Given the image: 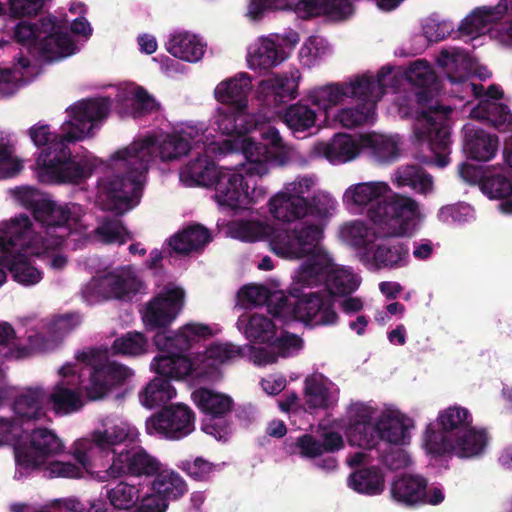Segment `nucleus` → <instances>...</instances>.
I'll return each instance as SVG.
<instances>
[{
    "mask_svg": "<svg viewBox=\"0 0 512 512\" xmlns=\"http://www.w3.org/2000/svg\"><path fill=\"white\" fill-rule=\"evenodd\" d=\"M361 138L346 134H335L330 141L320 142L315 146V151L325 157L332 164H341L355 159L361 149Z\"/></svg>",
    "mask_w": 512,
    "mask_h": 512,
    "instance_id": "nucleus-27",
    "label": "nucleus"
},
{
    "mask_svg": "<svg viewBox=\"0 0 512 512\" xmlns=\"http://www.w3.org/2000/svg\"><path fill=\"white\" fill-rule=\"evenodd\" d=\"M286 58L285 52L279 48L271 37H263L248 53V64L251 69L268 71Z\"/></svg>",
    "mask_w": 512,
    "mask_h": 512,
    "instance_id": "nucleus-39",
    "label": "nucleus"
},
{
    "mask_svg": "<svg viewBox=\"0 0 512 512\" xmlns=\"http://www.w3.org/2000/svg\"><path fill=\"white\" fill-rule=\"evenodd\" d=\"M68 20L66 19V24ZM69 31L72 35L81 37L83 40H75L66 31V58L78 53L83 46V43L87 41L93 33V28L85 15L77 16L70 24Z\"/></svg>",
    "mask_w": 512,
    "mask_h": 512,
    "instance_id": "nucleus-58",
    "label": "nucleus"
},
{
    "mask_svg": "<svg viewBox=\"0 0 512 512\" xmlns=\"http://www.w3.org/2000/svg\"><path fill=\"white\" fill-rule=\"evenodd\" d=\"M167 51L176 58L187 62H197L204 55V44L196 35L180 32L171 36L166 43Z\"/></svg>",
    "mask_w": 512,
    "mask_h": 512,
    "instance_id": "nucleus-45",
    "label": "nucleus"
},
{
    "mask_svg": "<svg viewBox=\"0 0 512 512\" xmlns=\"http://www.w3.org/2000/svg\"><path fill=\"white\" fill-rule=\"evenodd\" d=\"M99 240L104 244L117 243L122 245L132 240L133 235L118 218H104L95 230Z\"/></svg>",
    "mask_w": 512,
    "mask_h": 512,
    "instance_id": "nucleus-54",
    "label": "nucleus"
},
{
    "mask_svg": "<svg viewBox=\"0 0 512 512\" xmlns=\"http://www.w3.org/2000/svg\"><path fill=\"white\" fill-rule=\"evenodd\" d=\"M112 451V463L101 475L98 473V481L123 476L150 479L162 469L163 463L140 445H126L119 451Z\"/></svg>",
    "mask_w": 512,
    "mask_h": 512,
    "instance_id": "nucleus-10",
    "label": "nucleus"
},
{
    "mask_svg": "<svg viewBox=\"0 0 512 512\" xmlns=\"http://www.w3.org/2000/svg\"><path fill=\"white\" fill-rule=\"evenodd\" d=\"M24 167L16 154V139L10 134L0 135V179L17 175Z\"/></svg>",
    "mask_w": 512,
    "mask_h": 512,
    "instance_id": "nucleus-50",
    "label": "nucleus"
},
{
    "mask_svg": "<svg viewBox=\"0 0 512 512\" xmlns=\"http://www.w3.org/2000/svg\"><path fill=\"white\" fill-rule=\"evenodd\" d=\"M295 10L305 19L325 15L344 20L353 13V6L348 0H299Z\"/></svg>",
    "mask_w": 512,
    "mask_h": 512,
    "instance_id": "nucleus-31",
    "label": "nucleus"
},
{
    "mask_svg": "<svg viewBox=\"0 0 512 512\" xmlns=\"http://www.w3.org/2000/svg\"><path fill=\"white\" fill-rule=\"evenodd\" d=\"M92 449L93 442L89 439H81L75 443L71 454L73 461L66 460V478L80 479L89 476L98 480V473L101 475L102 472H97L95 475L92 471L90 457Z\"/></svg>",
    "mask_w": 512,
    "mask_h": 512,
    "instance_id": "nucleus-44",
    "label": "nucleus"
},
{
    "mask_svg": "<svg viewBox=\"0 0 512 512\" xmlns=\"http://www.w3.org/2000/svg\"><path fill=\"white\" fill-rule=\"evenodd\" d=\"M252 89L248 73H239L235 77L223 80L215 90V99L228 107L247 108L248 94Z\"/></svg>",
    "mask_w": 512,
    "mask_h": 512,
    "instance_id": "nucleus-29",
    "label": "nucleus"
},
{
    "mask_svg": "<svg viewBox=\"0 0 512 512\" xmlns=\"http://www.w3.org/2000/svg\"><path fill=\"white\" fill-rule=\"evenodd\" d=\"M245 334L254 342L269 343L275 336V324L264 315L253 314L248 320Z\"/></svg>",
    "mask_w": 512,
    "mask_h": 512,
    "instance_id": "nucleus-59",
    "label": "nucleus"
},
{
    "mask_svg": "<svg viewBox=\"0 0 512 512\" xmlns=\"http://www.w3.org/2000/svg\"><path fill=\"white\" fill-rule=\"evenodd\" d=\"M130 437V428L126 423L115 424L107 427L104 431L92 433L93 448L96 446L101 450H107L112 446L125 442Z\"/></svg>",
    "mask_w": 512,
    "mask_h": 512,
    "instance_id": "nucleus-57",
    "label": "nucleus"
},
{
    "mask_svg": "<svg viewBox=\"0 0 512 512\" xmlns=\"http://www.w3.org/2000/svg\"><path fill=\"white\" fill-rule=\"evenodd\" d=\"M12 195L16 201L27 208L34 209V215L37 221L41 222L46 234V241L54 237L56 233L57 246L61 244L63 237V218L64 210L57 206L50 198L42 197L40 193L32 187H18L12 190Z\"/></svg>",
    "mask_w": 512,
    "mask_h": 512,
    "instance_id": "nucleus-13",
    "label": "nucleus"
},
{
    "mask_svg": "<svg viewBox=\"0 0 512 512\" xmlns=\"http://www.w3.org/2000/svg\"><path fill=\"white\" fill-rule=\"evenodd\" d=\"M12 37L42 61L53 62L63 57L64 22L55 16L48 15L37 23L20 21L13 28Z\"/></svg>",
    "mask_w": 512,
    "mask_h": 512,
    "instance_id": "nucleus-7",
    "label": "nucleus"
},
{
    "mask_svg": "<svg viewBox=\"0 0 512 512\" xmlns=\"http://www.w3.org/2000/svg\"><path fill=\"white\" fill-rule=\"evenodd\" d=\"M102 286L112 298L122 301H131L145 288L144 282L129 267L106 274Z\"/></svg>",
    "mask_w": 512,
    "mask_h": 512,
    "instance_id": "nucleus-26",
    "label": "nucleus"
},
{
    "mask_svg": "<svg viewBox=\"0 0 512 512\" xmlns=\"http://www.w3.org/2000/svg\"><path fill=\"white\" fill-rule=\"evenodd\" d=\"M61 445V440L52 431L46 428L33 429L28 444L15 448V461L20 476L38 469Z\"/></svg>",
    "mask_w": 512,
    "mask_h": 512,
    "instance_id": "nucleus-16",
    "label": "nucleus"
},
{
    "mask_svg": "<svg viewBox=\"0 0 512 512\" xmlns=\"http://www.w3.org/2000/svg\"><path fill=\"white\" fill-rule=\"evenodd\" d=\"M487 442L486 432L472 425L451 439L441 433L430 434L429 453L434 456L455 454L460 458H472L483 453Z\"/></svg>",
    "mask_w": 512,
    "mask_h": 512,
    "instance_id": "nucleus-15",
    "label": "nucleus"
},
{
    "mask_svg": "<svg viewBox=\"0 0 512 512\" xmlns=\"http://www.w3.org/2000/svg\"><path fill=\"white\" fill-rule=\"evenodd\" d=\"M481 187L490 198L506 199L512 195V176L502 173L487 175L482 180Z\"/></svg>",
    "mask_w": 512,
    "mask_h": 512,
    "instance_id": "nucleus-61",
    "label": "nucleus"
},
{
    "mask_svg": "<svg viewBox=\"0 0 512 512\" xmlns=\"http://www.w3.org/2000/svg\"><path fill=\"white\" fill-rule=\"evenodd\" d=\"M305 403L309 409H328L332 406L329 388L314 376L304 381Z\"/></svg>",
    "mask_w": 512,
    "mask_h": 512,
    "instance_id": "nucleus-53",
    "label": "nucleus"
},
{
    "mask_svg": "<svg viewBox=\"0 0 512 512\" xmlns=\"http://www.w3.org/2000/svg\"><path fill=\"white\" fill-rule=\"evenodd\" d=\"M323 230L315 224L299 225L292 230L275 229L270 234L271 251L286 259L309 257L297 273L302 287H325L326 296H346L359 287L356 275L347 269L334 267L322 253L320 240Z\"/></svg>",
    "mask_w": 512,
    "mask_h": 512,
    "instance_id": "nucleus-1",
    "label": "nucleus"
},
{
    "mask_svg": "<svg viewBox=\"0 0 512 512\" xmlns=\"http://www.w3.org/2000/svg\"><path fill=\"white\" fill-rule=\"evenodd\" d=\"M191 397L197 408L208 417L202 423V430L217 440H226L232 432V422L228 419L234 406L232 397L205 387L194 390Z\"/></svg>",
    "mask_w": 512,
    "mask_h": 512,
    "instance_id": "nucleus-9",
    "label": "nucleus"
},
{
    "mask_svg": "<svg viewBox=\"0 0 512 512\" xmlns=\"http://www.w3.org/2000/svg\"><path fill=\"white\" fill-rule=\"evenodd\" d=\"M405 75L407 81L418 88L415 92L417 103L421 106L428 104L438 86L437 76L430 65L424 60H417L409 66Z\"/></svg>",
    "mask_w": 512,
    "mask_h": 512,
    "instance_id": "nucleus-30",
    "label": "nucleus"
},
{
    "mask_svg": "<svg viewBox=\"0 0 512 512\" xmlns=\"http://www.w3.org/2000/svg\"><path fill=\"white\" fill-rule=\"evenodd\" d=\"M294 298L293 318L311 327L334 325L338 314L334 310V300L322 291L300 292L296 287L290 291Z\"/></svg>",
    "mask_w": 512,
    "mask_h": 512,
    "instance_id": "nucleus-14",
    "label": "nucleus"
},
{
    "mask_svg": "<svg viewBox=\"0 0 512 512\" xmlns=\"http://www.w3.org/2000/svg\"><path fill=\"white\" fill-rule=\"evenodd\" d=\"M110 97L83 99L72 105L69 112L71 120L66 121V144L74 143L90 134L93 127L104 121L111 110Z\"/></svg>",
    "mask_w": 512,
    "mask_h": 512,
    "instance_id": "nucleus-12",
    "label": "nucleus"
},
{
    "mask_svg": "<svg viewBox=\"0 0 512 512\" xmlns=\"http://www.w3.org/2000/svg\"><path fill=\"white\" fill-rule=\"evenodd\" d=\"M372 111L373 105L371 103L357 102L353 107L341 109L336 118L343 127L354 128L365 123Z\"/></svg>",
    "mask_w": 512,
    "mask_h": 512,
    "instance_id": "nucleus-62",
    "label": "nucleus"
},
{
    "mask_svg": "<svg viewBox=\"0 0 512 512\" xmlns=\"http://www.w3.org/2000/svg\"><path fill=\"white\" fill-rule=\"evenodd\" d=\"M62 244L63 237L57 246L56 233L48 242L46 234L38 239L31 220L25 215L0 223V264L8 267L14 279L23 285H33L41 280V272L30 262L32 256L45 254L51 258L54 268L63 267Z\"/></svg>",
    "mask_w": 512,
    "mask_h": 512,
    "instance_id": "nucleus-3",
    "label": "nucleus"
},
{
    "mask_svg": "<svg viewBox=\"0 0 512 512\" xmlns=\"http://www.w3.org/2000/svg\"><path fill=\"white\" fill-rule=\"evenodd\" d=\"M408 246L399 241L380 243L373 253V260L378 269L398 268L407 263Z\"/></svg>",
    "mask_w": 512,
    "mask_h": 512,
    "instance_id": "nucleus-49",
    "label": "nucleus"
},
{
    "mask_svg": "<svg viewBox=\"0 0 512 512\" xmlns=\"http://www.w3.org/2000/svg\"><path fill=\"white\" fill-rule=\"evenodd\" d=\"M220 170L208 155H198L180 171V179L188 186L211 187Z\"/></svg>",
    "mask_w": 512,
    "mask_h": 512,
    "instance_id": "nucleus-32",
    "label": "nucleus"
},
{
    "mask_svg": "<svg viewBox=\"0 0 512 512\" xmlns=\"http://www.w3.org/2000/svg\"><path fill=\"white\" fill-rule=\"evenodd\" d=\"M212 336L208 325L188 323L177 331L163 330L157 332L153 342L158 352H188L199 340H206Z\"/></svg>",
    "mask_w": 512,
    "mask_h": 512,
    "instance_id": "nucleus-21",
    "label": "nucleus"
},
{
    "mask_svg": "<svg viewBox=\"0 0 512 512\" xmlns=\"http://www.w3.org/2000/svg\"><path fill=\"white\" fill-rule=\"evenodd\" d=\"M246 109L226 107L219 110L216 119L218 130L226 136H245L254 125Z\"/></svg>",
    "mask_w": 512,
    "mask_h": 512,
    "instance_id": "nucleus-43",
    "label": "nucleus"
},
{
    "mask_svg": "<svg viewBox=\"0 0 512 512\" xmlns=\"http://www.w3.org/2000/svg\"><path fill=\"white\" fill-rule=\"evenodd\" d=\"M471 114L480 120L489 122L493 127L501 130L512 122V114L506 104L495 101H482Z\"/></svg>",
    "mask_w": 512,
    "mask_h": 512,
    "instance_id": "nucleus-51",
    "label": "nucleus"
},
{
    "mask_svg": "<svg viewBox=\"0 0 512 512\" xmlns=\"http://www.w3.org/2000/svg\"><path fill=\"white\" fill-rule=\"evenodd\" d=\"M27 133L36 147L56 146L58 143H64V136L52 131L50 126L44 121H39L32 125Z\"/></svg>",
    "mask_w": 512,
    "mask_h": 512,
    "instance_id": "nucleus-64",
    "label": "nucleus"
},
{
    "mask_svg": "<svg viewBox=\"0 0 512 512\" xmlns=\"http://www.w3.org/2000/svg\"><path fill=\"white\" fill-rule=\"evenodd\" d=\"M345 98L346 92L344 83L316 87L309 92L311 102L324 110H328L332 106L341 103Z\"/></svg>",
    "mask_w": 512,
    "mask_h": 512,
    "instance_id": "nucleus-56",
    "label": "nucleus"
},
{
    "mask_svg": "<svg viewBox=\"0 0 512 512\" xmlns=\"http://www.w3.org/2000/svg\"><path fill=\"white\" fill-rule=\"evenodd\" d=\"M198 131L181 130L180 132L166 134L159 139L155 137H146L140 141H134L132 144H143L149 142L151 161L155 157V153L162 162L173 161L188 154L193 144H197L200 140Z\"/></svg>",
    "mask_w": 512,
    "mask_h": 512,
    "instance_id": "nucleus-22",
    "label": "nucleus"
},
{
    "mask_svg": "<svg viewBox=\"0 0 512 512\" xmlns=\"http://www.w3.org/2000/svg\"><path fill=\"white\" fill-rule=\"evenodd\" d=\"M93 173V165L86 156L75 157L66 149V184H81Z\"/></svg>",
    "mask_w": 512,
    "mask_h": 512,
    "instance_id": "nucleus-60",
    "label": "nucleus"
},
{
    "mask_svg": "<svg viewBox=\"0 0 512 512\" xmlns=\"http://www.w3.org/2000/svg\"><path fill=\"white\" fill-rule=\"evenodd\" d=\"M506 1H500L495 6H484L476 8L460 24L459 31L467 36H478L487 29L491 23L500 20L507 12Z\"/></svg>",
    "mask_w": 512,
    "mask_h": 512,
    "instance_id": "nucleus-36",
    "label": "nucleus"
},
{
    "mask_svg": "<svg viewBox=\"0 0 512 512\" xmlns=\"http://www.w3.org/2000/svg\"><path fill=\"white\" fill-rule=\"evenodd\" d=\"M451 107L435 105L423 108L416 112L413 123V132L420 145H427L436 158L439 167L449 163Z\"/></svg>",
    "mask_w": 512,
    "mask_h": 512,
    "instance_id": "nucleus-8",
    "label": "nucleus"
},
{
    "mask_svg": "<svg viewBox=\"0 0 512 512\" xmlns=\"http://www.w3.org/2000/svg\"><path fill=\"white\" fill-rule=\"evenodd\" d=\"M149 144H130L112 156L113 172L97 182L104 210L123 215L139 203L151 163Z\"/></svg>",
    "mask_w": 512,
    "mask_h": 512,
    "instance_id": "nucleus-4",
    "label": "nucleus"
},
{
    "mask_svg": "<svg viewBox=\"0 0 512 512\" xmlns=\"http://www.w3.org/2000/svg\"><path fill=\"white\" fill-rule=\"evenodd\" d=\"M156 99L142 86H137L131 97V115L133 118H141L159 109Z\"/></svg>",
    "mask_w": 512,
    "mask_h": 512,
    "instance_id": "nucleus-63",
    "label": "nucleus"
},
{
    "mask_svg": "<svg viewBox=\"0 0 512 512\" xmlns=\"http://www.w3.org/2000/svg\"><path fill=\"white\" fill-rule=\"evenodd\" d=\"M259 136V141L253 137L242 139L241 150L246 163L239 170L221 169L212 184L215 199L221 206L234 210L255 203L260 193L252 178L266 175L270 165L282 166L289 160V149L277 128L263 127Z\"/></svg>",
    "mask_w": 512,
    "mask_h": 512,
    "instance_id": "nucleus-2",
    "label": "nucleus"
},
{
    "mask_svg": "<svg viewBox=\"0 0 512 512\" xmlns=\"http://www.w3.org/2000/svg\"><path fill=\"white\" fill-rule=\"evenodd\" d=\"M88 374V382L84 385L85 393L90 401H96L125 385L134 376V371L116 361H106L90 366Z\"/></svg>",
    "mask_w": 512,
    "mask_h": 512,
    "instance_id": "nucleus-17",
    "label": "nucleus"
},
{
    "mask_svg": "<svg viewBox=\"0 0 512 512\" xmlns=\"http://www.w3.org/2000/svg\"><path fill=\"white\" fill-rule=\"evenodd\" d=\"M106 497L114 509L128 511L136 506L140 494L135 485L120 481L115 486L107 489Z\"/></svg>",
    "mask_w": 512,
    "mask_h": 512,
    "instance_id": "nucleus-52",
    "label": "nucleus"
},
{
    "mask_svg": "<svg viewBox=\"0 0 512 512\" xmlns=\"http://www.w3.org/2000/svg\"><path fill=\"white\" fill-rule=\"evenodd\" d=\"M437 424L439 430H435L434 426L429 424L425 431V445L428 452L430 434L441 433L445 435V438L451 439L466 428L472 426L473 416L467 408L452 405L439 412Z\"/></svg>",
    "mask_w": 512,
    "mask_h": 512,
    "instance_id": "nucleus-24",
    "label": "nucleus"
},
{
    "mask_svg": "<svg viewBox=\"0 0 512 512\" xmlns=\"http://www.w3.org/2000/svg\"><path fill=\"white\" fill-rule=\"evenodd\" d=\"M361 144L371 159L379 164L391 163L399 156L398 143L388 136L366 134L361 136Z\"/></svg>",
    "mask_w": 512,
    "mask_h": 512,
    "instance_id": "nucleus-46",
    "label": "nucleus"
},
{
    "mask_svg": "<svg viewBox=\"0 0 512 512\" xmlns=\"http://www.w3.org/2000/svg\"><path fill=\"white\" fill-rule=\"evenodd\" d=\"M348 481L354 491L369 496L379 495L385 488L384 475L376 466L356 470Z\"/></svg>",
    "mask_w": 512,
    "mask_h": 512,
    "instance_id": "nucleus-48",
    "label": "nucleus"
},
{
    "mask_svg": "<svg viewBox=\"0 0 512 512\" xmlns=\"http://www.w3.org/2000/svg\"><path fill=\"white\" fill-rule=\"evenodd\" d=\"M233 354H157L151 367L158 375L139 394L143 405L152 408L166 404L176 396L171 380L191 377L199 382H217L222 379L221 364Z\"/></svg>",
    "mask_w": 512,
    "mask_h": 512,
    "instance_id": "nucleus-5",
    "label": "nucleus"
},
{
    "mask_svg": "<svg viewBox=\"0 0 512 512\" xmlns=\"http://www.w3.org/2000/svg\"><path fill=\"white\" fill-rule=\"evenodd\" d=\"M269 211L279 221L292 222L307 215V198L280 192L269 200Z\"/></svg>",
    "mask_w": 512,
    "mask_h": 512,
    "instance_id": "nucleus-35",
    "label": "nucleus"
},
{
    "mask_svg": "<svg viewBox=\"0 0 512 512\" xmlns=\"http://www.w3.org/2000/svg\"><path fill=\"white\" fill-rule=\"evenodd\" d=\"M210 241L209 230L200 224H193L173 235L169 245L176 253L186 255L202 249Z\"/></svg>",
    "mask_w": 512,
    "mask_h": 512,
    "instance_id": "nucleus-41",
    "label": "nucleus"
},
{
    "mask_svg": "<svg viewBox=\"0 0 512 512\" xmlns=\"http://www.w3.org/2000/svg\"><path fill=\"white\" fill-rule=\"evenodd\" d=\"M427 480L418 475H403L391 484L394 500L405 505L421 503L427 497Z\"/></svg>",
    "mask_w": 512,
    "mask_h": 512,
    "instance_id": "nucleus-37",
    "label": "nucleus"
},
{
    "mask_svg": "<svg viewBox=\"0 0 512 512\" xmlns=\"http://www.w3.org/2000/svg\"><path fill=\"white\" fill-rule=\"evenodd\" d=\"M389 72V69L384 72L382 68L376 80L372 76L362 75L357 76L354 81L344 83L346 98H355L358 103H371L374 109L375 103L385 94L386 85L383 80Z\"/></svg>",
    "mask_w": 512,
    "mask_h": 512,
    "instance_id": "nucleus-28",
    "label": "nucleus"
},
{
    "mask_svg": "<svg viewBox=\"0 0 512 512\" xmlns=\"http://www.w3.org/2000/svg\"><path fill=\"white\" fill-rule=\"evenodd\" d=\"M184 290L165 286L147 304L143 319L152 328H167L183 308Z\"/></svg>",
    "mask_w": 512,
    "mask_h": 512,
    "instance_id": "nucleus-20",
    "label": "nucleus"
},
{
    "mask_svg": "<svg viewBox=\"0 0 512 512\" xmlns=\"http://www.w3.org/2000/svg\"><path fill=\"white\" fill-rule=\"evenodd\" d=\"M45 403L52 404L57 413L64 412L63 379L57 382L50 394L42 388H28L14 399L13 409L22 422L39 420L45 416Z\"/></svg>",
    "mask_w": 512,
    "mask_h": 512,
    "instance_id": "nucleus-18",
    "label": "nucleus"
},
{
    "mask_svg": "<svg viewBox=\"0 0 512 512\" xmlns=\"http://www.w3.org/2000/svg\"><path fill=\"white\" fill-rule=\"evenodd\" d=\"M374 412L373 407L363 402H354L349 405L346 435L351 446L372 449L379 443L377 422L372 421Z\"/></svg>",
    "mask_w": 512,
    "mask_h": 512,
    "instance_id": "nucleus-19",
    "label": "nucleus"
},
{
    "mask_svg": "<svg viewBox=\"0 0 512 512\" xmlns=\"http://www.w3.org/2000/svg\"><path fill=\"white\" fill-rule=\"evenodd\" d=\"M283 119L293 131H305L314 126L316 112L307 105L296 103L285 110Z\"/></svg>",
    "mask_w": 512,
    "mask_h": 512,
    "instance_id": "nucleus-55",
    "label": "nucleus"
},
{
    "mask_svg": "<svg viewBox=\"0 0 512 512\" xmlns=\"http://www.w3.org/2000/svg\"><path fill=\"white\" fill-rule=\"evenodd\" d=\"M411 419L400 413H383L377 421L379 441L384 440L391 444H405L409 438Z\"/></svg>",
    "mask_w": 512,
    "mask_h": 512,
    "instance_id": "nucleus-42",
    "label": "nucleus"
},
{
    "mask_svg": "<svg viewBox=\"0 0 512 512\" xmlns=\"http://www.w3.org/2000/svg\"><path fill=\"white\" fill-rule=\"evenodd\" d=\"M398 188L408 186L417 193L426 195L432 191V176L419 164L402 165L395 172Z\"/></svg>",
    "mask_w": 512,
    "mask_h": 512,
    "instance_id": "nucleus-47",
    "label": "nucleus"
},
{
    "mask_svg": "<svg viewBox=\"0 0 512 512\" xmlns=\"http://www.w3.org/2000/svg\"><path fill=\"white\" fill-rule=\"evenodd\" d=\"M436 62L451 83L465 82L472 64L469 54L457 47L442 49Z\"/></svg>",
    "mask_w": 512,
    "mask_h": 512,
    "instance_id": "nucleus-34",
    "label": "nucleus"
},
{
    "mask_svg": "<svg viewBox=\"0 0 512 512\" xmlns=\"http://www.w3.org/2000/svg\"><path fill=\"white\" fill-rule=\"evenodd\" d=\"M151 491L168 503L183 497L188 491V486L176 471L163 463L162 469L153 477Z\"/></svg>",
    "mask_w": 512,
    "mask_h": 512,
    "instance_id": "nucleus-38",
    "label": "nucleus"
},
{
    "mask_svg": "<svg viewBox=\"0 0 512 512\" xmlns=\"http://www.w3.org/2000/svg\"><path fill=\"white\" fill-rule=\"evenodd\" d=\"M498 137L489 134L482 128L465 126V151L476 161H489L497 152Z\"/></svg>",
    "mask_w": 512,
    "mask_h": 512,
    "instance_id": "nucleus-33",
    "label": "nucleus"
},
{
    "mask_svg": "<svg viewBox=\"0 0 512 512\" xmlns=\"http://www.w3.org/2000/svg\"><path fill=\"white\" fill-rule=\"evenodd\" d=\"M382 181L362 182L349 186L344 201L358 207L368 206L367 217L387 236L407 234L412 222L419 217V203L406 195L392 193Z\"/></svg>",
    "mask_w": 512,
    "mask_h": 512,
    "instance_id": "nucleus-6",
    "label": "nucleus"
},
{
    "mask_svg": "<svg viewBox=\"0 0 512 512\" xmlns=\"http://www.w3.org/2000/svg\"><path fill=\"white\" fill-rule=\"evenodd\" d=\"M299 71L274 75L259 83L258 91L268 105L284 104L298 95Z\"/></svg>",
    "mask_w": 512,
    "mask_h": 512,
    "instance_id": "nucleus-23",
    "label": "nucleus"
},
{
    "mask_svg": "<svg viewBox=\"0 0 512 512\" xmlns=\"http://www.w3.org/2000/svg\"><path fill=\"white\" fill-rule=\"evenodd\" d=\"M36 74L29 57L19 53L12 69H0V96L12 95L20 82L30 80Z\"/></svg>",
    "mask_w": 512,
    "mask_h": 512,
    "instance_id": "nucleus-40",
    "label": "nucleus"
},
{
    "mask_svg": "<svg viewBox=\"0 0 512 512\" xmlns=\"http://www.w3.org/2000/svg\"><path fill=\"white\" fill-rule=\"evenodd\" d=\"M34 171L42 183L61 184L64 181V143L42 149L36 157Z\"/></svg>",
    "mask_w": 512,
    "mask_h": 512,
    "instance_id": "nucleus-25",
    "label": "nucleus"
},
{
    "mask_svg": "<svg viewBox=\"0 0 512 512\" xmlns=\"http://www.w3.org/2000/svg\"><path fill=\"white\" fill-rule=\"evenodd\" d=\"M146 432L166 440H181L195 429V413L183 403L164 405L146 419Z\"/></svg>",
    "mask_w": 512,
    "mask_h": 512,
    "instance_id": "nucleus-11",
    "label": "nucleus"
}]
</instances>
